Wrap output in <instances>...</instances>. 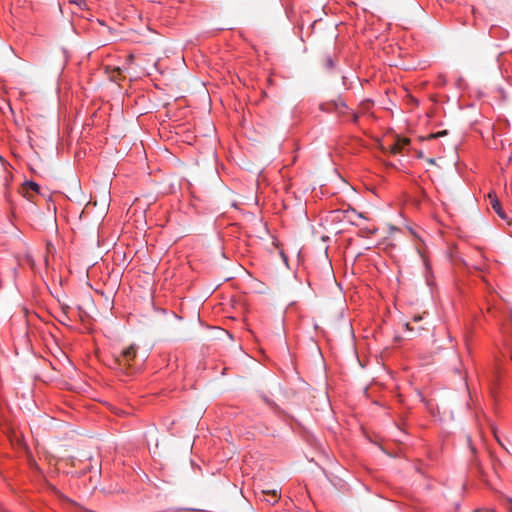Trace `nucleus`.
<instances>
[{
    "label": "nucleus",
    "instance_id": "1",
    "mask_svg": "<svg viewBox=\"0 0 512 512\" xmlns=\"http://www.w3.org/2000/svg\"><path fill=\"white\" fill-rule=\"evenodd\" d=\"M137 356V347L135 345H129L121 350L119 355L116 357V362L119 366L129 369L131 363Z\"/></svg>",
    "mask_w": 512,
    "mask_h": 512
},
{
    "label": "nucleus",
    "instance_id": "2",
    "mask_svg": "<svg viewBox=\"0 0 512 512\" xmlns=\"http://www.w3.org/2000/svg\"><path fill=\"white\" fill-rule=\"evenodd\" d=\"M490 200V205L492 209L496 212V214L506 221L508 224L512 223V212L507 213L501 206L500 201L498 200L497 196L493 193H489L488 195Z\"/></svg>",
    "mask_w": 512,
    "mask_h": 512
},
{
    "label": "nucleus",
    "instance_id": "3",
    "mask_svg": "<svg viewBox=\"0 0 512 512\" xmlns=\"http://www.w3.org/2000/svg\"><path fill=\"white\" fill-rule=\"evenodd\" d=\"M408 138H398L392 145L389 146V150L392 154L401 153L405 146L409 144Z\"/></svg>",
    "mask_w": 512,
    "mask_h": 512
},
{
    "label": "nucleus",
    "instance_id": "4",
    "mask_svg": "<svg viewBox=\"0 0 512 512\" xmlns=\"http://www.w3.org/2000/svg\"><path fill=\"white\" fill-rule=\"evenodd\" d=\"M262 493L264 496H267L265 500L270 504H275L281 496L280 491L276 489L263 490Z\"/></svg>",
    "mask_w": 512,
    "mask_h": 512
},
{
    "label": "nucleus",
    "instance_id": "5",
    "mask_svg": "<svg viewBox=\"0 0 512 512\" xmlns=\"http://www.w3.org/2000/svg\"><path fill=\"white\" fill-rule=\"evenodd\" d=\"M422 318L423 317L421 315L414 316L413 323H406V328L410 331H416L418 334H420L421 331L426 330V328L420 325L415 326V324H418L422 320Z\"/></svg>",
    "mask_w": 512,
    "mask_h": 512
},
{
    "label": "nucleus",
    "instance_id": "6",
    "mask_svg": "<svg viewBox=\"0 0 512 512\" xmlns=\"http://www.w3.org/2000/svg\"><path fill=\"white\" fill-rule=\"evenodd\" d=\"M39 189H40L39 185L33 181L25 182L22 186L23 194L28 199H30L29 191H34V192L38 193Z\"/></svg>",
    "mask_w": 512,
    "mask_h": 512
},
{
    "label": "nucleus",
    "instance_id": "7",
    "mask_svg": "<svg viewBox=\"0 0 512 512\" xmlns=\"http://www.w3.org/2000/svg\"><path fill=\"white\" fill-rule=\"evenodd\" d=\"M334 110L340 114L344 113V109L346 108V104L342 100L334 101Z\"/></svg>",
    "mask_w": 512,
    "mask_h": 512
},
{
    "label": "nucleus",
    "instance_id": "8",
    "mask_svg": "<svg viewBox=\"0 0 512 512\" xmlns=\"http://www.w3.org/2000/svg\"><path fill=\"white\" fill-rule=\"evenodd\" d=\"M447 134H448V131L447 130H443V131H439L437 133H431L425 139H427V140L436 139V138H439V137L446 136Z\"/></svg>",
    "mask_w": 512,
    "mask_h": 512
},
{
    "label": "nucleus",
    "instance_id": "9",
    "mask_svg": "<svg viewBox=\"0 0 512 512\" xmlns=\"http://www.w3.org/2000/svg\"><path fill=\"white\" fill-rule=\"evenodd\" d=\"M91 210H92V205L89 203L88 205H86V207L82 211L81 219H84V220L88 219L91 214Z\"/></svg>",
    "mask_w": 512,
    "mask_h": 512
},
{
    "label": "nucleus",
    "instance_id": "10",
    "mask_svg": "<svg viewBox=\"0 0 512 512\" xmlns=\"http://www.w3.org/2000/svg\"><path fill=\"white\" fill-rule=\"evenodd\" d=\"M69 3L77 5L80 9H84L86 7L85 0H68Z\"/></svg>",
    "mask_w": 512,
    "mask_h": 512
},
{
    "label": "nucleus",
    "instance_id": "11",
    "mask_svg": "<svg viewBox=\"0 0 512 512\" xmlns=\"http://www.w3.org/2000/svg\"><path fill=\"white\" fill-rule=\"evenodd\" d=\"M504 505L506 507V509L509 511V512H512V499L511 498H506L504 500Z\"/></svg>",
    "mask_w": 512,
    "mask_h": 512
},
{
    "label": "nucleus",
    "instance_id": "12",
    "mask_svg": "<svg viewBox=\"0 0 512 512\" xmlns=\"http://www.w3.org/2000/svg\"><path fill=\"white\" fill-rule=\"evenodd\" d=\"M325 65H326V67H327V68H329V69L333 68V66H334V62H333L332 58L327 57V58L325 59Z\"/></svg>",
    "mask_w": 512,
    "mask_h": 512
},
{
    "label": "nucleus",
    "instance_id": "13",
    "mask_svg": "<svg viewBox=\"0 0 512 512\" xmlns=\"http://www.w3.org/2000/svg\"><path fill=\"white\" fill-rule=\"evenodd\" d=\"M352 121H353L354 123H356V122L358 121V115H357V114H353V115H352Z\"/></svg>",
    "mask_w": 512,
    "mask_h": 512
},
{
    "label": "nucleus",
    "instance_id": "14",
    "mask_svg": "<svg viewBox=\"0 0 512 512\" xmlns=\"http://www.w3.org/2000/svg\"><path fill=\"white\" fill-rule=\"evenodd\" d=\"M427 162H428L430 165H434V164H435V159H433V158H428V159H427Z\"/></svg>",
    "mask_w": 512,
    "mask_h": 512
},
{
    "label": "nucleus",
    "instance_id": "15",
    "mask_svg": "<svg viewBox=\"0 0 512 512\" xmlns=\"http://www.w3.org/2000/svg\"><path fill=\"white\" fill-rule=\"evenodd\" d=\"M417 156H418L419 158H423V157H424V154H423V152H422V151H419V152L417 153Z\"/></svg>",
    "mask_w": 512,
    "mask_h": 512
},
{
    "label": "nucleus",
    "instance_id": "16",
    "mask_svg": "<svg viewBox=\"0 0 512 512\" xmlns=\"http://www.w3.org/2000/svg\"><path fill=\"white\" fill-rule=\"evenodd\" d=\"M63 314H64V315H63V317H64V318H68V316H67V314H66V311H65V310L63 311Z\"/></svg>",
    "mask_w": 512,
    "mask_h": 512
},
{
    "label": "nucleus",
    "instance_id": "17",
    "mask_svg": "<svg viewBox=\"0 0 512 512\" xmlns=\"http://www.w3.org/2000/svg\"><path fill=\"white\" fill-rule=\"evenodd\" d=\"M132 59H133V55H130L129 56V61H132Z\"/></svg>",
    "mask_w": 512,
    "mask_h": 512
},
{
    "label": "nucleus",
    "instance_id": "18",
    "mask_svg": "<svg viewBox=\"0 0 512 512\" xmlns=\"http://www.w3.org/2000/svg\"><path fill=\"white\" fill-rule=\"evenodd\" d=\"M132 59H133V55H130L129 56V61H132Z\"/></svg>",
    "mask_w": 512,
    "mask_h": 512
}]
</instances>
